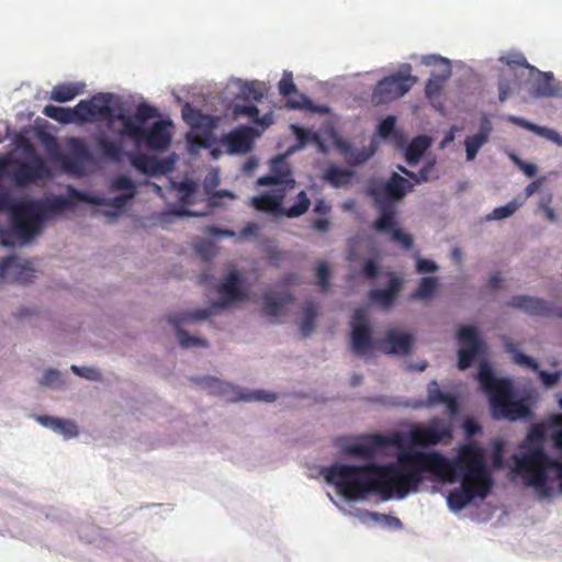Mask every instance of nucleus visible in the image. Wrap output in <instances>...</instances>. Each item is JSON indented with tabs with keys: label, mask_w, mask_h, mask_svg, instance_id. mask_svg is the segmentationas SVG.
Instances as JSON below:
<instances>
[{
	"label": "nucleus",
	"mask_w": 562,
	"mask_h": 562,
	"mask_svg": "<svg viewBox=\"0 0 562 562\" xmlns=\"http://www.w3.org/2000/svg\"><path fill=\"white\" fill-rule=\"evenodd\" d=\"M451 76V66L442 68L440 74H434L426 82L425 92L428 98L438 97L441 91L443 83Z\"/></svg>",
	"instance_id": "e433bc0d"
},
{
	"label": "nucleus",
	"mask_w": 562,
	"mask_h": 562,
	"mask_svg": "<svg viewBox=\"0 0 562 562\" xmlns=\"http://www.w3.org/2000/svg\"><path fill=\"white\" fill-rule=\"evenodd\" d=\"M482 493L480 485L461 481V486L449 493L448 505L452 510L459 512L470 504L473 498L484 499L488 496V494L483 495Z\"/></svg>",
	"instance_id": "a878e982"
},
{
	"label": "nucleus",
	"mask_w": 562,
	"mask_h": 562,
	"mask_svg": "<svg viewBox=\"0 0 562 562\" xmlns=\"http://www.w3.org/2000/svg\"><path fill=\"white\" fill-rule=\"evenodd\" d=\"M506 121L509 122V123H513V124H515L517 126H520L522 128H526L528 131H531L533 133H537V128L539 126V125H536V124H533V123H531V122H529V121H527V120H525L522 117H518V116H515V115H508L506 117Z\"/></svg>",
	"instance_id": "e2e57ef3"
},
{
	"label": "nucleus",
	"mask_w": 562,
	"mask_h": 562,
	"mask_svg": "<svg viewBox=\"0 0 562 562\" xmlns=\"http://www.w3.org/2000/svg\"><path fill=\"white\" fill-rule=\"evenodd\" d=\"M34 269L27 261L9 256L0 261V280L3 282L29 283L34 278Z\"/></svg>",
	"instance_id": "a211bd4d"
},
{
	"label": "nucleus",
	"mask_w": 562,
	"mask_h": 562,
	"mask_svg": "<svg viewBox=\"0 0 562 562\" xmlns=\"http://www.w3.org/2000/svg\"><path fill=\"white\" fill-rule=\"evenodd\" d=\"M193 381L207 389L211 393L217 394L220 396H225L228 392H232L233 396L228 398L229 401L244 400L248 402L262 401L270 403L277 400V395L274 393L266 392L262 390L243 394L239 392V390L235 389L231 384L222 382L221 380L212 376L194 378Z\"/></svg>",
	"instance_id": "ddd939ff"
},
{
	"label": "nucleus",
	"mask_w": 562,
	"mask_h": 562,
	"mask_svg": "<svg viewBox=\"0 0 562 562\" xmlns=\"http://www.w3.org/2000/svg\"><path fill=\"white\" fill-rule=\"evenodd\" d=\"M116 119L123 124L121 134L136 145H145L150 150H165L170 146V122L157 121L150 128H145L124 113H120Z\"/></svg>",
	"instance_id": "6e6552de"
},
{
	"label": "nucleus",
	"mask_w": 562,
	"mask_h": 562,
	"mask_svg": "<svg viewBox=\"0 0 562 562\" xmlns=\"http://www.w3.org/2000/svg\"><path fill=\"white\" fill-rule=\"evenodd\" d=\"M81 92V87L75 83H59L56 85L50 91V99L53 101L64 103L71 101Z\"/></svg>",
	"instance_id": "4c0bfd02"
},
{
	"label": "nucleus",
	"mask_w": 562,
	"mask_h": 562,
	"mask_svg": "<svg viewBox=\"0 0 562 562\" xmlns=\"http://www.w3.org/2000/svg\"><path fill=\"white\" fill-rule=\"evenodd\" d=\"M552 202L551 194H548L547 196H542L539 203V206L543 210L546 217L549 222L553 223L557 221V215L554 213V210L550 206Z\"/></svg>",
	"instance_id": "052dcab7"
},
{
	"label": "nucleus",
	"mask_w": 562,
	"mask_h": 562,
	"mask_svg": "<svg viewBox=\"0 0 562 562\" xmlns=\"http://www.w3.org/2000/svg\"><path fill=\"white\" fill-rule=\"evenodd\" d=\"M432 475L439 481L454 483L464 481L480 485V491L490 494L494 481L487 468L485 451L476 443L461 446L457 456L449 460L439 451H428Z\"/></svg>",
	"instance_id": "7ed1b4c3"
},
{
	"label": "nucleus",
	"mask_w": 562,
	"mask_h": 562,
	"mask_svg": "<svg viewBox=\"0 0 562 562\" xmlns=\"http://www.w3.org/2000/svg\"><path fill=\"white\" fill-rule=\"evenodd\" d=\"M156 116H158V111L156 110V108L147 103H139L136 106L134 116L131 119L134 120L140 126H143L148 120L154 119Z\"/></svg>",
	"instance_id": "8fccbe9b"
},
{
	"label": "nucleus",
	"mask_w": 562,
	"mask_h": 562,
	"mask_svg": "<svg viewBox=\"0 0 562 562\" xmlns=\"http://www.w3.org/2000/svg\"><path fill=\"white\" fill-rule=\"evenodd\" d=\"M68 154L61 158L63 167L69 172H79L85 162L91 159L89 148L79 138H71L68 143Z\"/></svg>",
	"instance_id": "4be33fe9"
},
{
	"label": "nucleus",
	"mask_w": 562,
	"mask_h": 562,
	"mask_svg": "<svg viewBox=\"0 0 562 562\" xmlns=\"http://www.w3.org/2000/svg\"><path fill=\"white\" fill-rule=\"evenodd\" d=\"M427 404L428 406H436L439 404L446 405L449 415H457L459 412V402L456 396L445 393L440 390L437 381H431L427 386Z\"/></svg>",
	"instance_id": "cd10ccee"
},
{
	"label": "nucleus",
	"mask_w": 562,
	"mask_h": 562,
	"mask_svg": "<svg viewBox=\"0 0 562 562\" xmlns=\"http://www.w3.org/2000/svg\"><path fill=\"white\" fill-rule=\"evenodd\" d=\"M258 186H274L285 191L292 190L296 182L292 176V170L285 156L278 155L270 161V172L257 180Z\"/></svg>",
	"instance_id": "f3484780"
},
{
	"label": "nucleus",
	"mask_w": 562,
	"mask_h": 562,
	"mask_svg": "<svg viewBox=\"0 0 562 562\" xmlns=\"http://www.w3.org/2000/svg\"><path fill=\"white\" fill-rule=\"evenodd\" d=\"M43 114L61 124L77 123L76 106L74 109H67L48 104L44 108Z\"/></svg>",
	"instance_id": "72a5a7b5"
},
{
	"label": "nucleus",
	"mask_w": 562,
	"mask_h": 562,
	"mask_svg": "<svg viewBox=\"0 0 562 562\" xmlns=\"http://www.w3.org/2000/svg\"><path fill=\"white\" fill-rule=\"evenodd\" d=\"M38 420L42 425L50 427L55 431L63 434L66 438L76 437L78 435L77 425L71 420L50 416H40Z\"/></svg>",
	"instance_id": "473e14b6"
},
{
	"label": "nucleus",
	"mask_w": 562,
	"mask_h": 562,
	"mask_svg": "<svg viewBox=\"0 0 562 562\" xmlns=\"http://www.w3.org/2000/svg\"><path fill=\"white\" fill-rule=\"evenodd\" d=\"M540 78L535 87V97H553L557 94V89L552 86L553 76L551 74L539 72Z\"/></svg>",
	"instance_id": "79ce46f5"
},
{
	"label": "nucleus",
	"mask_w": 562,
	"mask_h": 562,
	"mask_svg": "<svg viewBox=\"0 0 562 562\" xmlns=\"http://www.w3.org/2000/svg\"><path fill=\"white\" fill-rule=\"evenodd\" d=\"M322 473L326 482L335 485L347 499L364 498L371 493L383 499H402L411 492H417L425 480L424 474H432V469L428 451L411 449L401 452L395 463H335L324 468Z\"/></svg>",
	"instance_id": "f257e3e1"
},
{
	"label": "nucleus",
	"mask_w": 562,
	"mask_h": 562,
	"mask_svg": "<svg viewBox=\"0 0 562 562\" xmlns=\"http://www.w3.org/2000/svg\"><path fill=\"white\" fill-rule=\"evenodd\" d=\"M413 347V337L406 333L389 329L383 339L376 340V349L386 355H408Z\"/></svg>",
	"instance_id": "412c9836"
},
{
	"label": "nucleus",
	"mask_w": 562,
	"mask_h": 562,
	"mask_svg": "<svg viewBox=\"0 0 562 562\" xmlns=\"http://www.w3.org/2000/svg\"><path fill=\"white\" fill-rule=\"evenodd\" d=\"M341 153L344 154L346 161L349 165L358 166L362 165L366 161L370 159V157L373 155L374 149L373 148H352L349 144L342 143L339 146Z\"/></svg>",
	"instance_id": "f704fd0d"
},
{
	"label": "nucleus",
	"mask_w": 562,
	"mask_h": 562,
	"mask_svg": "<svg viewBox=\"0 0 562 562\" xmlns=\"http://www.w3.org/2000/svg\"><path fill=\"white\" fill-rule=\"evenodd\" d=\"M362 272L366 278L374 279L379 273V267L373 259H368L363 265Z\"/></svg>",
	"instance_id": "774afa93"
},
{
	"label": "nucleus",
	"mask_w": 562,
	"mask_h": 562,
	"mask_svg": "<svg viewBox=\"0 0 562 562\" xmlns=\"http://www.w3.org/2000/svg\"><path fill=\"white\" fill-rule=\"evenodd\" d=\"M98 144L104 156L113 159H117L121 156L122 148L115 142L105 137H101Z\"/></svg>",
	"instance_id": "603ef678"
},
{
	"label": "nucleus",
	"mask_w": 562,
	"mask_h": 562,
	"mask_svg": "<svg viewBox=\"0 0 562 562\" xmlns=\"http://www.w3.org/2000/svg\"><path fill=\"white\" fill-rule=\"evenodd\" d=\"M255 134L256 131L254 127L243 125L226 134L222 143L232 154H245L251 149Z\"/></svg>",
	"instance_id": "b1692460"
},
{
	"label": "nucleus",
	"mask_w": 562,
	"mask_h": 562,
	"mask_svg": "<svg viewBox=\"0 0 562 562\" xmlns=\"http://www.w3.org/2000/svg\"><path fill=\"white\" fill-rule=\"evenodd\" d=\"M70 369L75 374L86 378L88 380H98L100 378V372L94 368L78 367L72 364Z\"/></svg>",
	"instance_id": "13d9d810"
},
{
	"label": "nucleus",
	"mask_w": 562,
	"mask_h": 562,
	"mask_svg": "<svg viewBox=\"0 0 562 562\" xmlns=\"http://www.w3.org/2000/svg\"><path fill=\"white\" fill-rule=\"evenodd\" d=\"M112 188L114 190H124L126 192H134L136 194L135 183L127 176H119L112 181Z\"/></svg>",
	"instance_id": "6e6d98bb"
},
{
	"label": "nucleus",
	"mask_w": 562,
	"mask_h": 562,
	"mask_svg": "<svg viewBox=\"0 0 562 562\" xmlns=\"http://www.w3.org/2000/svg\"><path fill=\"white\" fill-rule=\"evenodd\" d=\"M522 201H518L514 199L509 201L506 205L498 206L494 209L492 214L487 216L488 220H504L513 215L522 204Z\"/></svg>",
	"instance_id": "49530a36"
},
{
	"label": "nucleus",
	"mask_w": 562,
	"mask_h": 562,
	"mask_svg": "<svg viewBox=\"0 0 562 562\" xmlns=\"http://www.w3.org/2000/svg\"><path fill=\"white\" fill-rule=\"evenodd\" d=\"M463 429L467 437H473L482 431L481 426L473 418H467L463 422Z\"/></svg>",
	"instance_id": "69168bd1"
},
{
	"label": "nucleus",
	"mask_w": 562,
	"mask_h": 562,
	"mask_svg": "<svg viewBox=\"0 0 562 562\" xmlns=\"http://www.w3.org/2000/svg\"><path fill=\"white\" fill-rule=\"evenodd\" d=\"M294 302V296L290 292L267 293L263 295L262 312L267 316L279 317L284 307Z\"/></svg>",
	"instance_id": "c85d7f7f"
},
{
	"label": "nucleus",
	"mask_w": 562,
	"mask_h": 562,
	"mask_svg": "<svg viewBox=\"0 0 562 562\" xmlns=\"http://www.w3.org/2000/svg\"><path fill=\"white\" fill-rule=\"evenodd\" d=\"M438 279L436 277H423L417 288L412 292L414 300H426L431 297L438 289Z\"/></svg>",
	"instance_id": "ea45409f"
},
{
	"label": "nucleus",
	"mask_w": 562,
	"mask_h": 562,
	"mask_svg": "<svg viewBox=\"0 0 562 562\" xmlns=\"http://www.w3.org/2000/svg\"><path fill=\"white\" fill-rule=\"evenodd\" d=\"M505 349L507 352L513 355V360L516 364H518L520 367L529 368L533 372H537L539 375V379L541 380L543 385H546L547 387L553 386L561 379L562 373L560 371L547 372V371L540 370L537 361L533 360L531 357L526 356L525 353L519 351L510 340L505 341Z\"/></svg>",
	"instance_id": "aec40b11"
},
{
	"label": "nucleus",
	"mask_w": 562,
	"mask_h": 562,
	"mask_svg": "<svg viewBox=\"0 0 562 562\" xmlns=\"http://www.w3.org/2000/svg\"><path fill=\"white\" fill-rule=\"evenodd\" d=\"M550 426L557 428L552 435V441L555 449L562 451V415L555 414L549 418Z\"/></svg>",
	"instance_id": "864d4df0"
},
{
	"label": "nucleus",
	"mask_w": 562,
	"mask_h": 562,
	"mask_svg": "<svg viewBox=\"0 0 562 562\" xmlns=\"http://www.w3.org/2000/svg\"><path fill=\"white\" fill-rule=\"evenodd\" d=\"M352 176L353 171L331 165L325 170L324 179L334 188H340L347 186Z\"/></svg>",
	"instance_id": "c9c22d12"
},
{
	"label": "nucleus",
	"mask_w": 562,
	"mask_h": 562,
	"mask_svg": "<svg viewBox=\"0 0 562 562\" xmlns=\"http://www.w3.org/2000/svg\"><path fill=\"white\" fill-rule=\"evenodd\" d=\"M457 338L461 346L458 350V368L465 370L473 364L476 356L482 352L484 344L474 326H461L457 333Z\"/></svg>",
	"instance_id": "2eb2a0df"
},
{
	"label": "nucleus",
	"mask_w": 562,
	"mask_h": 562,
	"mask_svg": "<svg viewBox=\"0 0 562 562\" xmlns=\"http://www.w3.org/2000/svg\"><path fill=\"white\" fill-rule=\"evenodd\" d=\"M431 140L426 135H419L412 139L405 151V159L408 165L415 166L425 151L429 148Z\"/></svg>",
	"instance_id": "2f4dec72"
},
{
	"label": "nucleus",
	"mask_w": 562,
	"mask_h": 562,
	"mask_svg": "<svg viewBox=\"0 0 562 562\" xmlns=\"http://www.w3.org/2000/svg\"><path fill=\"white\" fill-rule=\"evenodd\" d=\"M24 151L29 156L27 161L15 160L10 177L19 187H25L40 179L50 177V171L44 159L36 153L35 147L25 140Z\"/></svg>",
	"instance_id": "9d476101"
},
{
	"label": "nucleus",
	"mask_w": 562,
	"mask_h": 562,
	"mask_svg": "<svg viewBox=\"0 0 562 562\" xmlns=\"http://www.w3.org/2000/svg\"><path fill=\"white\" fill-rule=\"evenodd\" d=\"M288 191L274 188L271 193H265L252 199V205L256 210L270 213L273 215H285L293 218L299 217L307 212L311 201L305 191H301L296 196V202L289 209L282 207V201Z\"/></svg>",
	"instance_id": "1a4fd4ad"
},
{
	"label": "nucleus",
	"mask_w": 562,
	"mask_h": 562,
	"mask_svg": "<svg viewBox=\"0 0 562 562\" xmlns=\"http://www.w3.org/2000/svg\"><path fill=\"white\" fill-rule=\"evenodd\" d=\"M316 276L318 279V284L322 288V291H327L329 286L330 272L325 261L318 263Z\"/></svg>",
	"instance_id": "4d7b16f0"
},
{
	"label": "nucleus",
	"mask_w": 562,
	"mask_h": 562,
	"mask_svg": "<svg viewBox=\"0 0 562 562\" xmlns=\"http://www.w3.org/2000/svg\"><path fill=\"white\" fill-rule=\"evenodd\" d=\"M132 164L143 173L147 176H156L170 172L175 167V159L170 157L158 159L155 156L140 154L133 157Z\"/></svg>",
	"instance_id": "5701e85b"
},
{
	"label": "nucleus",
	"mask_w": 562,
	"mask_h": 562,
	"mask_svg": "<svg viewBox=\"0 0 562 562\" xmlns=\"http://www.w3.org/2000/svg\"><path fill=\"white\" fill-rule=\"evenodd\" d=\"M195 115L199 117V121L194 130L201 132L204 138H209L216 126L215 117L210 114H204L203 112L195 113Z\"/></svg>",
	"instance_id": "3c124183"
},
{
	"label": "nucleus",
	"mask_w": 562,
	"mask_h": 562,
	"mask_svg": "<svg viewBox=\"0 0 562 562\" xmlns=\"http://www.w3.org/2000/svg\"><path fill=\"white\" fill-rule=\"evenodd\" d=\"M513 471L522 477L526 485L533 487L542 497H550L553 488L549 481H558V493L562 494V457L557 460L544 450L543 431L533 427L519 446V453L513 456Z\"/></svg>",
	"instance_id": "f03ea898"
},
{
	"label": "nucleus",
	"mask_w": 562,
	"mask_h": 562,
	"mask_svg": "<svg viewBox=\"0 0 562 562\" xmlns=\"http://www.w3.org/2000/svg\"><path fill=\"white\" fill-rule=\"evenodd\" d=\"M199 213H194L189 211L183 205L173 206L170 210L160 212L157 215V221L161 226H167L173 222L176 217H183V216H199Z\"/></svg>",
	"instance_id": "a19ab883"
},
{
	"label": "nucleus",
	"mask_w": 562,
	"mask_h": 562,
	"mask_svg": "<svg viewBox=\"0 0 562 562\" xmlns=\"http://www.w3.org/2000/svg\"><path fill=\"white\" fill-rule=\"evenodd\" d=\"M448 437H450V430L447 427L438 428L429 426L426 428L415 429L411 432L413 443L419 446L437 445Z\"/></svg>",
	"instance_id": "c756f323"
},
{
	"label": "nucleus",
	"mask_w": 562,
	"mask_h": 562,
	"mask_svg": "<svg viewBox=\"0 0 562 562\" xmlns=\"http://www.w3.org/2000/svg\"><path fill=\"white\" fill-rule=\"evenodd\" d=\"M479 383L490 397L492 417L516 422L528 418L531 414L526 398H515L513 382L509 379H498L492 368L482 362L479 369Z\"/></svg>",
	"instance_id": "423d86ee"
},
{
	"label": "nucleus",
	"mask_w": 562,
	"mask_h": 562,
	"mask_svg": "<svg viewBox=\"0 0 562 562\" xmlns=\"http://www.w3.org/2000/svg\"><path fill=\"white\" fill-rule=\"evenodd\" d=\"M507 306L518 308L532 316L562 318V308L537 296L515 295L507 302Z\"/></svg>",
	"instance_id": "dca6fc26"
},
{
	"label": "nucleus",
	"mask_w": 562,
	"mask_h": 562,
	"mask_svg": "<svg viewBox=\"0 0 562 562\" xmlns=\"http://www.w3.org/2000/svg\"><path fill=\"white\" fill-rule=\"evenodd\" d=\"M518 87L516 75L513 74L509 77L502 76L498 80V99L501 102L507 100L514 90Z\"/></svg>",
	"instance_id": "a18cd8bd"
},
{
	"label": "nucleus",
	"mask_w": 562,
	"mask_h": 562,
	"mask_svg": "<svg viewBox=\"0 0 562 562\" xmlns=\"http://www.w3.org/2000/svg\"><path fill=\"white\" fill-rule=\"evenodd\" d=\"M487 143L484 136L477 134L467 136L464 139L467 160L472 161L475 159L479 150Z\"/></svg>",
	"instance_id": "37998d69"
},
{
	"label": "nucleus",
	"mask_w": 562,
	"mask_h": 562,
	"mask_svg": "<svg viewBox=\"0 0 562 562\" xmlns=\"http://www.w3.org/2000/svg\"><path fill=\"white\" fill-rule=\"evenodd\" d=\"M112 100L111 93H98L89 100H81L76 105L77 123L83 124L87 122H99V121H119L114 110L110 106Z\"/></svg>",
	"instance_id": "f8f14e48"
},
{
	"label": "nucleus",
	"mask_w": 562,
	"mask_h": 562,
	"mask_svg": "<svg viewBox=\"0 0 562 562\" xmlns=\"http://www.w3.org/2000/svg\"><path fill=\"white\" fill-rule=\"evenodd\" d=\"M499 61L503 63V64H506L507 66H509L510 70H513L514 67H522V68H527V69H530V70H535V67L530 66L527 63V59L525 58V56L521 55V54H516V55H513V56L501 57Z\"/></svg>",
	"instance_id": "5fc2aeb1"
},
{
	"label": "nucleus",
	"mask_w": 562,
	"mask_h": 562,
	"mask_svg": "<svg viewBox=\"0 0 562 562\" xmlns=\"http://www.w3.org/2000/svg\"><path fill=\"white\" fill-rule=\"evenodd\" d=\"M60 373L59 371L55 369H48L45 371V373L42 376L41 384L43 385H54L55 383L59 382Z\"/></svg>",
	"instance_id": "338daca9"
},
{
	"label": "nucleus",
	"mask_w": 562,
	"mask_h": 562,
	"mask_svg": "<svg viewBox=\"0 0 562 562\" xmlns=\"http://www.w3.org/2000/svg\"><path fill=\"white\" fill-rule=\"evenodd\" d=\"M279 92L283 97H290L296 93L295 98L286 100V106L290 109H313L312 101L304 94H299L291 74H284L279 81Z\"/></svg>",
	"instance_id": "bb28decb"
},
{
	"label": "nucleus",
	"mask_w": 562,
	"mask_h": 562,
	"mask_svg": "<svg viewBox=\"0 0 562 562\" xmlns=\"http://www.w3.org/2000/svg\"><path fill=\"white\" fill-rule=\"evenodd\" d=\"M266 89L258 81L245 82L241 86L240 93L246 100L260 101L265 95Z\"/></svg>",
	"instance_id": "c03bdc74"
},
{
	"label": "nucleus",
	"mask_w": 562,
	"mask_h": 562,
	"mask_svg": "<svg viewBox=\"0 0 562 562\" xmlns=\"http://www.w3.org/2000/svg\"><path fill=\"white\" fill-rule=\"evenodd\" d=\"M396 119L393 115H387L378 127V134L381 138L387 139L390 136H394L396 139L402 142V136L395 131Z\"/></svg>",
	"instance_id": "de8ad7c7"
},
{
	"label": "nucleus",
	"mask_w": 562,
	"mask_h": 562,
	"mask_svg": "<svg viewBox=\"0 0 562 562\" xmlns=\"http://www.w3.org/2000/svg\"><path fill=\"white\" fill-rule=\"evenodd\" d=\"M195 113H202V111L193 109L190 104H186L182 110L183 120L191 126L192 130H194L195 124L199 121V117L195 115Z\"/></svg>",
	"instance_id": "bf43d9fd"
},
{
	"label": "nucleus",
	"mask_w": 562,
	"mask_h": 562,
	"mask_svg": "<svg viewBox=\"0 0 562 562\" xmlns=\"http://www.w3.org/2000/svg\"><path fill=\"white\" fill-rule=\"evenodd\" d=\"M416 81V77L411 75L394 74L384 77L375 85L371 102L374 105L390 103L407 93Z\"/></svg>",
	"instance_id": "9b49d317"
},
{
	"label": "nucleus",
	"mask_w": 562,
	"mask_h": 562,
	"mask_svg": "<svg viewBox=\"0 0 562 562\" xmlns=\"http://www.w3.org/2000/svg\"><path fill=\"white\" fill-rule=\"evenodd\" d=\"M351 349L357 356H366L373 348L376 349V340L372 339L370 323L367 312L357 308L351 319Z\"/></svg>",
	"instance_id": "4468645a"
},
{
	"label": "nucleus",
	"mask_w": 562,
	"mask_h": 562,
	"mask_svg": "<svg viewBox=\"0 0 562 562\" xmlns=\"http://www.w3.org/2000/svg\"><path fill=\"white\" fill-rule=\"evenodd\" d=\"M74 196L77 198L79 201H83L91 204L97 205H110L119 211L123 210L127 202L134 198V192H126L123 194H120L117 196H114L111 200L98 198L94 195H90L80 191H74Z\"/></svg>",
	"instance_id": "7c9ffc66"
},
{
	"label": "nucleus",
	"mask_w": 562,
	"mask_h": 562,
	"mask_svg": "<svg viewBox=\"0 0 562 562\" xmlns=\"http://www.w3.org/2000/svg\"><path fill=\"white\" fill-rule=\"evenodd\" d=\"M240 285L241 279L238 272L232 271L217 288V291L223 295L220 301L213 302L207 308H198L180 315H168L167 321L177 328V337L181 347H209L206 339L191 336L188 331L180 329L179 326L188 321L206 319L217 314L220 311L227 308L231 304L246 300L248 295L241 290Z\"/></svg>",
	"instance_id": "0eeeda50"
},
{
	"label": "nucleus",
	"mask_w": 562,
	"mask_h": 562,
	"mask_svg": "<svg viewBox=\"0 0 562 562\" xmlns=\"http://www.w3.org/2000/svg\"><path fill=\"white\" fill-rule=\"evenodd\" d=\"M233 116L235 119L240 116H247L252 120V122L261 124L263 123L259 116V109L254 104H235L233 106Z\"/></svg>",
	"instance_id": "09e8293b"
},
{
	"label": "nucleus",
	"mask_w": 562,
	"mask_h": 562,
	"mask_svg": "<svg viewBox=\"0 0 562 562\" xmlns=\"http://www.w3.org/2000/svg\"><path fill=\"white\" fill-rule=\"evenodd\" d=\"M402 279L395 274H390V281L385 289H372L368 293V299L373 304L380 306L383 310H390L401 291Z\"/></svg>",
	"instance_id": "393cba45"
},
{
	"label": "nucleus",
	"mask_w": 562,
	"mask_h": 562,
	"mask_svg": "<svg viewBox=\"0 0 562 562\" xmlns=\"http://www.w3.org/2000/svg\"><path fill=\"white\" fill-rule=\"evenodd\" d=\"M536 134L539 135V136H543V137L552 140V142L557 143L558 145H562V136H560L553 130H550V128L544 127V126H538Z\"/></svg>",
	"instance_id": "0e129e2a"
},
{
	"label": "nucleus",
	"mask_w": 562,
	"mask_h": 562,
	"mask_svg": "<svg viewBox=\"0 0 562 562\" xmlns=\"http://www.w3.org/2000/svg\"><path fill=\"white\" fill-rule=\"evenodd\" d=\"M395 443V439L384 435H368L361 438L360 442L348 445L345 452L350 456L372 458L381 449Z\"/></svg>",
	"instance_id": "6ab92c4d"
},
{
	"label": "nucleus",
	"mask_w": 562,
	"mask_h": 562,
	"mask_svg": "<svg viewBox=\"0 0 562 562\" xmlns=\"http://www.w3.org/2000/svg\"><path fill=\"white\" fill-rule=\"evenodd\" d=\"M416 270L418 273L436 272L438 270V266L432 260L417 258Z\"/></svg>",
	"instance_id": "680f3d73"
},
{
	"label": "nucleus",
	"mask_w": 562,
	"mask_h": 562,
	"mask_svg": "<svg viewBox=\"0 0 562 562\" xmlns=\"http://www.w3.org/2000/svg\"><path fill=\"white\" fill-rule=\"evenodd\" d=\"M317 316V306L313 301H306L303 306V318L300 324V330L303 337H307L315 328Z\"/></svg>",
	"instance_id": "58836bf2"
},
{
	"label": "nucleus",
	"mask_w": 562,
	"mask_h": 562,
	"mask_svg": "<svg viewBox=\"0 0 562 562\" xmlns=\"http://www.w3.org/2000/svg\"><path fill=\"white\" fill-rule=\"evenodd\" d=\"M71 206L72 202L63 196L15 201L9 192L0 193V212L10 213L12 233L22 243L32 240L41 232L44 221Z\"/></svg>",
	"instance_id": "20e7f679"
},
{
	"label": "nucleus",
	"mask_w": 562,
	"mask_h": 562,
	"mask_svg": "<svg viewBox=\"0 0 562 562\" xmlns=\"http://www.w3.org/2000/svg\"><path fill=\"white\" fill-rule=\"evenodd\" d=\"M413 186L407 179L394 172L384 184L368 190L379 210V216L372 224L373 229L387 234L391 240L400 244L405 250L412 249L414 241L412 236L400 227L395 206L390 201L403 199Z\"/></svg>",
	"instance_id": "39448f33"
}]
</instances>
